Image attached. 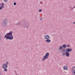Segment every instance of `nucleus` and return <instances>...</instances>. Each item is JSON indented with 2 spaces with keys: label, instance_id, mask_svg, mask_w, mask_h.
I'll list each match as a JSON object with an SVG mask.
<instances>
[{
  "label": "nucleus",
  "instance_id": "1",
  "mask_svg": "<svg viewBox=\"0 0 75 75\" xmlns=\"http://www.w3.org/2000/svg\"><path fill=\"white\" fill-rule=\"evenodd\" d=\"M13 36L12 35L11 36H9V37L5 35L4 38H6V40H12L13 38Z\"/></svg>",
  "mask_w": 75,
  "mask_h": 75
},
{
  "label": "nucleus",
  "instance_id": "2",
  "mask_svg": "<svg viewBox=\"0 0 75 75\" xmlns=\"http://www.w3.org/2000/svg\"><path fill=\"white\" fill-rule=\"evenodd\" d=\"M13 33V32L12 31H10L9 33H8L6 34V35H6V36H8L9 37H10V36L11 35H12V33Z\"/></svg>",
  "mask_w": 75,
  "mask_h": 75
},
{
  "label": "nucleus",
  "instance_id": "3",
  "mask_svg": "<svg viewBox=\"0 0 75 75\" xmlns=\"http://www.w3.org/2000/svg\"><path fill=\"white\" fill-rule=\"evenodd\" d=\"M44 39L45 40H47V39H50V36L48 35H45L44 37Z\"/></svg>",
  "mask_w": 75,
  "mask_h": 75
},
{
  "label": "nucleus",
  "instance_id": "4",
  "mask_svg": "<svg viewBox=\"0 0 75 75\" xmlns=\"http://www.w3.org/2000/svg\"><path fill=\"white\" fill-rule=\"evenodd\" d=\"M72 50V49L71 48H67L66 50V52H71Z\"/></svg>",
  "mask_w": 75,
  "mask_h": 75
},
{
  "label": "nucleus",
  "instance_id": "5",
  "mask_svg": "<svg viewBox=\"0 0 75 75\" xmlns=\"http://www.w3.org/2000/svg\"><path fill=\"white\" fill-rule=\"evenodd\" d=\"M7 65L6 64H4L2 66V68H7Z\"/></svg>",
  "mask_w": 75,
  "mask_h": 75
},
{
  "label": "nucleus",
  "instance_id": "6",
  "mask_svg": "<svg viewBox=\"0 0 75 75\" xmlns=\"http://www.w3.org/2000/svg\"><path fill=\"white\" fill-rule=\"evenodd\" d=\"M72 72L73 75H75V68H74V69L72 70Z\"/></svg>",
  "mask_w": 75,
  "mask_h": 75
},
{
  "label": "nucleus",
  "instance_id": "7",
  "mask_svg": "<svg viewBox=\"0 0 75 75\" xmlns=\"http://www.w3.org/2000/svg\"><path fill=\"white\" fill-rule=\"evenodd\" d=\"M65 54H66V57H69V56L70 54L68 52H65Z\"/></svg>",
  "mask_w": 75,
  "mask_h": 75
},
{
  "label": "nucleus",
  "instance_id": "8",
  "mask_svg": "<svg viewBox=\"0 0 75 75\" xmlns=\"http://www.w3.org/2000/svg\"><path fill=\"white\" fill-rule=\"evenodd\" d=\"M63 68L64 69H65V70H67L68 69V67L67 66H64L63 67Z\"/></svg>",
  "mask_w": 75,
  "mask_h": 75
},
{
  "label": "nucleus",
  "instance_id": "9",
  "mask_svg": "<svg viewBox=\"0 0 75 75\" xmlns=\"http://www.w3.org/2000/svg\"><path fill=\"white\" fill-rule=\"evenodd\" d=\"M45 41L46 42H51V40L49 39H47Z\"/></svg>",
  "mask_w": 75,
  "mask_h": 75
},
{
  "label": "nucleus",
  "instance_id": "10",
  "mask_svg": "<svg viewBox=\"0 0 75 75\" xmlns=\"http://www.w3.org/2000/svg\"><path fill=\"white\" fill-rule=\"evenodd\" d=\"M62 47L64 48H66V47H67V46L66 45H63L62 46Z\"/></svg>",
  "mask_w": 75,
  "mask_h": 75
},
{
  "label": "nucleus",
  "instance_id": "11",
  "mask_svg": "<svg viewBox=\"0 0 75 75\" xmlns=\"http://www.w3.org/2000/svg\"><path fill=\"white\" fill-rule=\"evenodd\" d=\"M44 58L45 59H47V58H48V56L45 55L44 56Z\"/></svg>",
  "mask_w": 75,
  "mask_h": 75
},
{
  "label": "nucleus",
  "instance_id": "12",
  "mask_svg": "<svg viewBox=\"0 0 75 75\" xmlns=\"http://www.w3.org/2000/svg\"><path fill=\"white\" fill-rule=\"evenodd\" d=\"M7 22V20H5L4 22H3V24H4L5 25H6V24L7 23H6V22Z\"/></svg>",
  "mask_w": 75,
  "mask_h": 75
},
{
  "label": "nucleus",
  "instance_id": "13",
  "mask_svg": "<svg viewBox=\"0 0 75 75\" xmlns=\"http://www.w3.org/2000/svg\"><path fill=\"white\" fill-rule=\"evenodd\" d=\"M49 53H47L45 54L46 56H47V57H48V56H49Z\"/></svg>",
  "mask_w": 75,
  "mask_h": 75
},
{
  "label": "nucleus",
  "instance_id": "14",
  "mask_svg": "<svg viewBox=\"0 0 75 75\" xmlns=\"http://www.w3.org/2000/svg\"><path fill=\"white\" fill-rule=\"evenodd\" d=\"M65 51V49H63L62 50V52H64Z\"/></svg>",
  "mask_w": 75,
  "mask_h": 75
},
{
  "label": "nucleus",
  "instance_id": "15",
  "mask_svg": "<svg viewBox=\"0 0 75 75\" xmlns=\"http://www.w3.org/2000/svg\"><path fill=\"white\" fill-rule=\"evenodd\" d=\"M59 49H60V50H62V46H59Z\"/></svg>",
  "mask_w": 75,
  "mask_h": 75
},
{
  "label": "nucleus",
  "instance_id": "16",
  "mask_svg": "<svg viewBox=\"0 0 75 75\" xmlns=\"http://www.w3.org/2000/svg\"><path fill=\"white\" fill-rule=\"evenodd\" d=\"M4 71H7V69H5L4 70Z\"/></svg>",
  "mask_w": 75,
  "mask_h": 75
},
{
  "label": "nucleus",
  "instance_id": "17",
  "mask_svg": "<svg viewBox=\"0 0 75 75\" xmlns=\"http://www.w3.org/2000/svg\"><path fill=\"white\" fill-rule=\"evenodd\" d=\"M39 12H41V11H42V10H41V9H40V10H39Z\"/></svg>",
  "mask_w": 75,
  "mask_h": 75
},
{
  "label": "nucleus",
  "instance_id": "18",
  "mask_svg": "<svg viewBox=\"0 0 75 75\" xmlns=\"http://www.w3.org/2000/svg\"><path fill=\"white\" fill-rule=\"evenodd\" d=\"M4 2H7V0H4Z\"/></svg>",
  "mask_w": 75,
  "mask_h": 75
},
{
  "label": "nucleus",
  "instance_id": "19",
  "mask_svg": "<svg viewBox=\"0 0 75 75\" xmlns=\"http://www.w3.org/2000/svg\"><path fill=\"white\" fill-rule=\"evenodd\" d=\"M13 5L14 6H16V3L14 2V3Z\"/></svg>",
  "mask_w": 75,
  "mask_h": 75
},
{
  "label": "nucleus",
  "instance_id": "20",
  "mask_svg": "<svg viewBox=\"0 0 75 75\" xmlns=\"http://www.w3.org/2000/svg\"><path fill=\"white\" fill-rule=\"evenodd\" d=\"M67 46V47H70V45H68Z\"/></svg>",
  "mask_w": 75,
  "mask_h": 75
},
{
  "label": "nucleus",
  "instance_id": "21",
  "mask_svg": "<svg viewBox=\"0 0 75 75\" xmlns=\"http://www.w3.org/2000/svg\"><path fill=\"white\" fill-rule=\"evenodd\" d=\"M2 8H4V6L3 5H2L1 7Z\"/></svg>",
  "mask_w": 75,
  "mask_h": 75
},
{
  "label": "nucleus",
  "instance_id": "22",
  "mask_svg": "<svg viewBox=\"0 0 75 75\" xmlns=\"http://www.w3.org/2000/svg\"><path fill=\"white\" fill-rule=\"evenodd\" d=\"M45 59L44 58H42V61H44V60H45Z\"/></svg>",
  "mask_w": 75,
  "mask_h": 75
},
{
  "label": "nucleus",
  "instance_id": "23",
  "mask_svg": "<svg viewBox=\"0 0 75 75\" xmlns=\"http://www.w3.org/2000/svg\"><path fill=\"white\" fill-rule=\"evenodd\" d=\"M1 4L2 5H4V3H2Z\"/></svg>",
  "mask_w": 75,
  "mask_h": 75
},
{
  "label": "nucleus",
  "instance_id": "24",
  "mask_svg": "<svg viewBox=\"0 0 75 75\" xmlns=\"http://www.w3.org/2000/svg\"><path fill=\"white\" fill-rule=\"evenodd\" d=\"M0 10H2V8L1 7H0Z\"/></svg>",
  "mask_w": 75,
  "mask_h": 75
},
{
  "label": "nucleus",
  "instance_id": "25",
  "mask_svg": "<svg viewBox=\"0 0 75 75\" xmlns=\"http://www.w3.org/2000/svg\"><path fill=\"white\" fill-rule=\"evenodd\" d=\"M62 54H63V55H65V53H63Z\"/></svg>",
  "mask_w": 75,
  "mask_h": 75
},
{
  "label": "nucleus",
  "instance_id": "26",
  "mask_svg": "<svg viewBox=\"0 0 75 75\" xmlns=\"http://www.w3.org/2000/svg\"><path fill=\"white\" fill-rule=\"evenodd\" d=\"M42 18H40V20H42Z\"/></svg>",
  "mask_w": 75,
  "mask_h": 75
},
{
  "label": "nucleus",
  "instance_id": "27",
  "mask_svg": "<svg viewBox=\"0 0 75 75\" xmlns=\"http://www.w3.org/2000/svg\"><path fill=\"white\" fill-rule=\"evenodd\" d=\"M74 8H75V6L73 8H72V9H74Z\"/></svg>",
  "mask_w": 75,
  "mask_h": 75
},
{
  "label": "nucleus",
  "instance_id": "28",
  "mask_svg": "<svg viewBox=\"0 0 75 75\" xmlns=\"http://www.w3.org/2000/svg\"><path fill=\"white\" fill-rule=\"evenodd\" d=\"M73 24H75V22H73Z\"/></svg>",
  "mask_w": 75,
  "mask_h": 75
},
{
  "label": "nucleus",
  "instance_id": "29",
  "mask_svg": "<svg viewBox=\"0 0 75 75\" xmlns=\"http://www.w3.org/2000/svg\"><path fill=\"white\" fill-rule=\"evenodd\" d=\"M8 62H6V64H8Z\"/></svg>",
  "mask_w": 75,
  "mask_h": 75
}]
</instances>
